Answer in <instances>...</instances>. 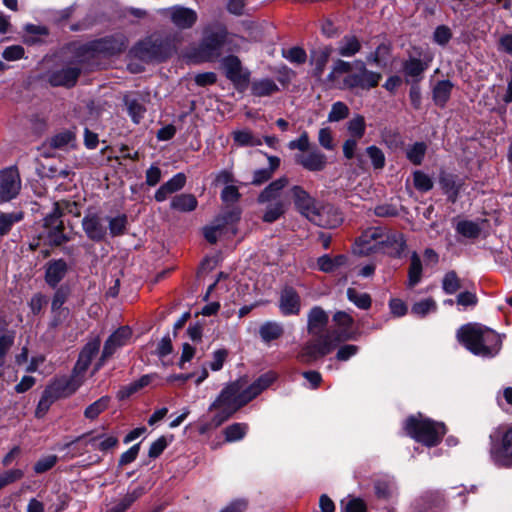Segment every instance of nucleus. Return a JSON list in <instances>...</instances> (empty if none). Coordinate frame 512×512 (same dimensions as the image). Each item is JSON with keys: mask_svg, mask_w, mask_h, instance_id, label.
I'll return each mask as SVG.
<instances>
[{"mask_svg": "<svg viewBox=\"0 0 512 512\" xmlns=\"http://www.w3.org/2000/svg\"><path fill=\"white\" fill-rule=\"evenodd\" d=\"M381 79L380 73L368 70L361 60L351 63L336 59L325 81L330 88L334 89L368 91L378 86Z\"/></svg>", "mask_w": 512, "mask_h": 512, "instance_id": "f257e3e1", "label": "nucleus"}, {"mask_svg": "<svg viewBox=\"0 0 512 512\" xmlns=\"http://www.w3.org/2000/svg\"><path fill=\"white\" fill-rule=\"evenodd\" d=\"M246 44L247 40L244 37L229 33L225 28L207 29L190 57L196 61H214L221 56L223 50L238 51L244 48Z\"/></svg>", "mask_w": 512, "mask_h": 512, "instance_id": "f03ea898", "label": "nucleus"}, {"mask_svg": "<svg viewBox=\"0 0 512 512\" xmlns=\"http://www.w3.org/2000/svg\"><path fill=\"white\" fill-rule=\"evenodd\" d=\"M456 337L467 350L484 358L494 357L501 349L500 335L476 323L461 326L457 330Z\"/></svg>", "mask_w": 512, "mask_h": 512, "instance_id": "7ed1b4c3", "label": "nucleus"}, {"mask_svg": "<svg viewBox=\"0 0 512 512\" xmlns=\"http://www.w3.org/2000/svg\"><path fill=\"white\" fill-rule=\"evenodd\" d=\"M407 434L427 447L437 446L446 434V426L442 422L430 418L411 416L405 422Z\"/></svg>", "mask_w": 512, "mask_h": 512, "instance_id": "20e7f679", "label": "nucleus"}, {"mask_svg": "<svg viewBox=\"0 0 512 512\" xmlns=\"http://www.w3.org/2000/svg\"><path fill=\"white\" fill-rule=\"evenodd\" d=\"M245 384L246 381L239 379L226 385L210 405L209 410L213 411L214 409L223 408L232 413L238 411L251 401V397L247 396L245 392Z\"/></svg>", "mask_w": 512, "mask_h": 512, "instance_id": "39448f33", "label": "nucleus"}, {"mask_svg": "<svg viewBox=\"0 0 512 512\" xmlns=\"http://www.w3.org/2000/svg\"><path fill=\"white\" fill-rule=\"evenodd\" d=\"M490 456L501 467L512 466V428L498 427L490 434Z\"/></svg>", "mask_w": 512, "mask_h": 512, "instance_id": "423d86ee", "label": "nucleus"}, {"mask_svg": "<svg viewBox=\"0 0 512 512\" xmlns=\"http://www.w3.org/2000/svg\"><path fill=\"white\" fill-rule=\"evenodd\" d=\"M241 211L238 208L230 209L215 218L210 226L204 228L205 239L214 244L223 235L237 233L236 224L240 220Z\"/></svg>", "mask_w": 512, "mask_h": 512, "instance_id": "0eeeda50", "label": "nucleus"}, {"mask_svg": "<svg viewBox=\"0 0 512 512\" xmlns=\"http://www.w3.org/2000/svg\"><path fill=\"white\" fill-rule=\"evenodd\" d=\"M173 49L169 39L152 36L137 44L135 54L143 60L163 61L171 55Z\"/></svg>", "mask_w": 512, "mask_h": 512, "instance_id": "6e6552de", "label": "nucleus"}, {"mask_svg": "<svg viewBox=\"0 0 512 512\" xmlns=\"http://www.w3.org/2000/svg\"><path fill=\"white\" fill-rule=\"evenodd\" d=\"M333 335L322 334L317 340L307 342L299 352L298 360L302 363H310L331 353L337 347Z\"/></svg>", "mask_w": 512, "mask_h": 512, "instance_id": "1a4fd4ad", "label": "nucleus"}, {"mask_svg": "<svg viewBox=\"0 0 512 512\" xmlns=\"http://www.w3.org/2000/svg\"><path fill=\"white\" fill-rule=\"evenodd\" d=\"M131 336L132 331L128 326H122L114 331L105 341L101 356L94 366L93 373L99 371L119 348L126 345Z\"/></svg>", "mask_w": 512, "mask_h": 512, "instance_id": "9d476101", "label": "nucleus"}, {"mask_svg": "<svg viewBox=\"0 0 512 512\" xmlns=\"http://www.w3.org/2000/svg\"><path fill=\"white\" fill-rule=\"evenodd\" d=\"M107 219L101 212L88 211L82 219V229L88 239L94 242L105 240Z\"/></svg>", "mask_w": 512, "mask_h": 512, "instance_id": "9b49d317", "label": "nucleus"}, {"mask_svg": "<svg viewBox=\"0 0 512 512\" xmlns=\"http://www.w3.org/2000/svg\"><path fill=\"white\" fill-rule=\"evenodd\" d=\"M21 189V178L16 167L0 171V199L9 201L15 198Z\"/></svg>", "mask_w": 512, "mask_h": 512, "instance_id": "f8f14e48", "label": "nucleus"}, {"mask_svg": "<svg viewBox=\"0 0 512 512\" xmlns=\"http://www.w3.org/2000/svg\"><path fill=\"white\" fill-rule=\"evenodd\" d=\"M163 17L170 19V21L179 29H189L197 21V13L191 8L183 6H172L161 10Z\"/></svg>", "mask_w": 512, "mask_h": 512, "instance_id": "ddd939ff", "label": "nucleus"}, {"mask_svg": "<svg viewBox=\"0 0 512 512\" xmlns=\"http://www.w3.org/2000/svg\"><path fill=\"white\" fill-rule=\"evenodd\" d=\"M333 321L335 322L337 329L328 331L326 334H334L333 340L338 346L341 342L347 340L356 339V334L351 330V327L354 323L353 318L344 311H337L333 315Z\"/></svg>", "mask_w": 512, "mask_h": 512, "instance_id": "4468645a", "label": "nucleus"}, {"mask_svg": "<svg viewBox=\"0 0 512 512\" xmlns=\"http://www.w3.org/2000/svg\"><path fill=\"white\" fill-rule=\"evenodd\" d=\"M342 220L339 210L330 204H318L316 211L309 219L315 225L324 228H335L341 224Z\"/></svg>", "mask_w": 512, "mask_h": 512, "instance_id": "2eb2a0df", "label": "nucleus"}, {"mask_svg": "<svg viewBox=\"0 0 512 512\" xmlns=\"http://www.w3.org/2000/svg\"><path fill=\"white\" fill-rule=\"evenodd\" d=\"M385 233L380 228L367 229L357 240L355 252L361 255L379 252L382 248L379 241Z\"/></svg>", "mask_w": 512, "mask_h": 512, "instance_id": "dca6fc26", "label": "nucleus"}, {"mask_svg": "<svg viewBox=\"0 0 512 512\" xmlns=\"http://www.w3.org/2000/svg\"><path fill=\"white\" fill-rule=\"evenodd\" d=\"M290 192L297 211L309 220L317 209L316 200L298 185L293 186Z\"/></svg>", "mask_w": 512, "mask_h": 512, "instance_id": "f3484780", "label": "nucleus"}, {"mask_svg": "<svg viewBox=\"0 0 512 512\" xmlns=\"http://www.w3.org/2000/svg\"><path fill=\"white\" fill-rule=\"evenodd\" d=\"M100 346L101 339L99 336L91 339L84 345L73 369L75 374L83 375L87 371L92 359L99 353Z\"/></svg>", "mask_w": 512, "mask_h": 512, "instance_id": "a211bd4d", "label": "nucleus"}, {"mask_svg": "<svg viewBox=\"0 0 512 512\" xmlns=\"http://www.w3.org/2000/svg\"><path fill=\"white\" fill-rule=\"evenodd\" d=\"M279 310L284 316L298 315L301 311V297L289 286L284 287L279 296Z\"/></svg>", "mask_w": 512, "mask_h": 512, "instance_id": "6ab92c4d", "label": "nucleus"}, {"mask_svg": "<svg viewBox=\"0 0 512 512\" xmlns=\"http://www.w3.org/2000/svg\"><path fill=\"white\" fill-rule=\"evenodd\" d=\"M147 97L148 95H144L140 92H129L123 98L127 112L135 124L140 123L146 113L145 103Z\"/></svg>", "mask_w": 512, "mask_h": 512, "instance_id": "aec40b11", "label": "nucleus"}, {"mask_svg": "<svg viewBox=\"0 0 512 512\" xmlns=\"http://www.w3.org/2000/svg\"><path fill=\"white\" fill-rule=\"evenodd\" d=\"M295 161L311 172L322 171L327 165L326 155L315 147L307 151L306 154L297 155Z\"/></svg>", "mask_w": 512, "mask_h": 512, "instance_id": "412c9836", "label": "nucleus"}, {"mask_svg": "<svg viewBox=\"0 0 512 512\" xmlns=\"http://www.w3.org/2000/svg\"><path fill=\"white\" fill-rule=\"evenodd\" d=\"M127 47V40L123 35H116L97 40L91 44L93 51L114 55L123 52Z\"/></svg>", "mask_w": 512, "mask_h": 512, "instance_id": "4be33fe9", "label": "nucleus"}, {"mask_svg": "<svg viewBox=\"0 0 512 512\" xmlns=\"http://www.w3.org/2000/svg\"><path fill=\"white\" fill-rule=\"evenodd\" d=\"M80 72L77 66H67L49 73L48 81L52 86L72 87L76 84Z\"/></svg>", "mask_w": 512, "mask_h": 512, "instance_id": "5701e85b", "label": "nucleus"}, {"mask_svg": "<svg viewBox=\"0 0 512 512\" xmlns=\"http://www.w3.org/2000/svg\"><path fill=\"white\" fill-rule=\"evenodd\" d=\"M73 372L70 378H62L55 380L47 389H53L51 394L56 398L68 397L72 395L81 385L82 380Z\"/></svg>", "mask_w": 512, "mask_h": 512, "instance_id": "b1692460", "label": "nucleus"}, {"mask_svg": "<svg viewBox=\"0 0 512 512\" xmlns=\"http://www.w3.org/2000/svg\"><path fill=\"white\" fill-rule=\"evenodd\" d=\"M382 248L379 252L387 253L393 257H400L406 248V240L401 233H388L379 241Z\"/></svg>", "mask_w": 512, "mask_h": 512, "instance_id": "393cba45", "label": "nucleus"}, {"mask_svg": "<svg viewBox=\"0 0 512 512\" xmlns=\"http://www.w3.org/2000/svg\"><path fill=\"white\" fill-rule=\"evenodd\" d=\"M68 265L65 260L49 261L45 266V281L51 287H56L65 277Z\"/></svg>", "mask_w": 512, "mask_h": 512, "instance_id": "a878e982", "label": "nucleus"}, {"mask_svg": "<svg viewBox=\"0 0 512 512\" xmlns=\"http://www.w3.org/2000/svg\"><path fill=\"white\" fill-rule=\"evenodd\" d=\"M289 180L283 176L267 185L258 195L257 201L259 204L274 202L281 198L283 189L288 185Z\"/></svg>", "mask_w": 512, "mask_h": 512, "instance_id": "bb28decb", "label": "nucleus"}, {"mask_svg": "<svg viewBox=\"0 0 512 512\" xmlns=\"http://www.w3.org/2000/svg\"><path fill=\"white\" fill-rule=\"evenodd\" d=\"M307 330L309 334L318 335L328 323V314L320 306H314L308 313Z\"/></svg>", "mask_w": 512, "mask_h": 512, "instance_id": "cd10ccee", "label": "nucleus"}, {"mask_svg": "<svg viewBox=\"0 0 512 512\" xmlns=\"http://www.w3.org/2000/svg\"><path fill=\"white\" fill-rule=\"evenodd\" d=\"M361 42L357 36L347 34L337 43L336 51L342 57H353L361 50Z\"/></svg>", "mask_w": 512, "mask_h": 512, "instance_id": "c85d7f7f", "label": "nucleus"}, {"mask_svg": "<svg viewBox=\"0 0 512 512\" xmlns=\"http://www.w3.org/2000/svg\"><path fill=\"white\" fill-rule=\"evenodd\" d=\"M69 201H58L54 203L52 211L44 218V227H63L62 216L65 211L69 210Z\"/></svg>", "mask_w": 512, "mask_h": 512, "instance_id": "c756f323", "label": "nucleus"}, {"mask_svg": "<svg viewBox=\"0 0 512 512\" xmlns=\"http://www.w3.org/2000/svg\"><path fill=\"white\" fill-rule=\"evenodd\" d=\"M442 499L438 492H428L416 502V512H439Z\"/></svg>", "mask_w": 512, "mask_h": 512, "instance_id": "7c9ffc66", "label": "nucleus"}, {"mask_svg": "<svg viewBox=\"0 0 512 512\" xmlns=\"http://www.w3.org/2000/svg\"><path fill=\"white\" fill-rule=\"evenodd\" d=\"M454 84L450 80L438 81L432 90V99L435 105L443 108L450 99Z\"/></svg>", "mask_w": 512, "mask_h": 512, "instance_id": "2f4dec72", "label": "nucleus"}, {"mask_svg": "<svg viewBox=\"0 0 512 512\" xmlns=\"http://www.w3.org/2000/svg\"><path fill=\"white\" fill-rule=\"evenodd\" d=\"M284 334V327L276 321H266L259 328V335L264 343L281 338Z\"/></svg>", "mask_w": 512, "mask_h": 512, "instance_id": "473e14b6", "label": "nucleus"}, {"mask_svg": "<svg viewBox=\"0 0 512 512\" xmlns=\"http://www.w3.org/2000/svg\"><path fill=\"white\" fill-rule=\"evenodd\" d=\"M268 206L262 216V220L266 223H273L282 217L289 207V202L284 199H278L274 202H268Z\"/></svg>", "mask_w": 512, "mask_h": 512, "instance_id": "72a5a7b5", "label": "nucleus"}, {"mask_svg": "<svg viewBox=\"0 0 512 512\" xmlns=\"http://www.w3.org/2000/svg\"><path fill=\"white\" fill-rule=\"evenodd\" d=\"M274 373H265L261 375L257 380H255L250 386H244L245 392L247 396L251 397L253 400L256 396H258L264 389L269 387L275 380Z\"/></svg>", "mask_w": 512, "mask_h": 512, "instance_id": "f704fd0d", "label": "nucleus"}, {"mask_svg": "<svg viewBox=\"0 0 512 512\" xmlns=\"http://www.w3.org/2000/svg\"><path fill=\"white\" fill-rule=\"evenodd\" d=\"M439 183L448 195L449 200L454 203L458 198L461 183L457 181L454 175L446 173L441 174Z\"/></svg>", "mask_w": 512, "mask_h": 512, "instance_id": "c9c22d12", "label": "nucleus"}, {"mask_svg": "<svg viewBox=\"0 0 512 512\" xmlns=\"http://www.w3.org/2000/svg\"><path fill=\"white\" fill-rule=\"evenodd\" d=\"M279 90L278 85L269 78L255 80L251 84V93L257 97H266Z\"/></svg>", "mask_w": 512, "mask_h": 512, "instance_id": "e433bc0d", "label": "nucleus"}, {"mask_svg": "<svg viewBox=\"0 0 512 512\" xmlns=\"http://www.w3.org/2000/svg\"><path fill=\"white\" fill-rule=\"evenodd\" d=\"M422 262L419 255L413 252L410 257V266L408 269L407 287L413 288L420 283L422 278Z\"/></svg>", "mask_w": 512, "mask_h": 512, "instance_id": "4c0bfd02", "label": "nucleus"}, {"mask_svg": "<svg viewBox=\"0 0 512 512\" xmlns=\"http://www.w3.org/2000/svg\"><path fill=\"white\" fill-rule=\"evenodd\" d=\"M75 139V134L72 131L64 130L53 135L48 140V144L53 149L64 150L68 149L69 147H74Z\"/></svg>", "mask_w": 512, "mask_h": 512, "instance_id": "58836bf2", "label": "nucleus"}, {"mask_svg": "<svg viewBox=\"0 0 512 512\" xmlns=\"http://www.w3.org/2000/svg\"><path fill=\"white\" fill-rule=\"evenodd\" d=\"M347 261V257L344 255H338L334 258L328 254L322 255L317 259V268L325 273H331L338 267L344 265Z\"/></svg>", "mask_w": 512, "mask_h": 512, "instance_id": "ea45409f", "label": "nucleus"}, {"mask_svg": "<svg viewBox=\"0 0 512 512\" xmlns=\"http://www.w3.org/2000/svg\"><path fill=\"white\" fill-rule=\"evenodd\" d=\"M197 199L192 194H180L173 197L170 206L174 210L190 212L197 207Z\"/></svg>", "mask_w": 512, "mask_h": 512, "instance_id": "a19ab883", "label": "nucleus"}, {"mask_svg": "<svg viewBox=\"0 0 512 512\" xmlns=\"http://www.w3.org/2000/svg\"><path fill=\"white\" fill-rule=\"evenodd\" d=\"M331 54V49L329 47H325L323 49H320L318 51L313 52L311 63L314 66V75L317 77H321L326 64L329 60Z\"/></svg>", "mask_w": 512, "mask_h": 512, "instance_id": "79ce46f5", "label": "nucleus"}, {"mask_svg": "<svg viewBox=\"0 0 512 512\" xmlns=\"http://www.w3.org/2000/svg\"><path fill=\"white\" fill-rule=\"evenodd\" d=\"M144 493L142 487H138L128 492L117 504L111 507L107 512H125L138 498Z\"/></svg>", "mask_w": 512, "mask_h": 512, "instance_id": "37998d69", "label": "nucleus"}, {"mask_svg": "<svg viewBox=\"0 0 512 512\" xmlns=\"http://www.w3.org/2000/svg\"><path fill=\"white\" fill-rule=\"evenodd\" d=\"M346 129L350 137L362 138L366 133V121L364 116L355 114L347 121Z\"/></svg>", "mask_w": 512, "mask_h": 512, "instance_id": "c03bdc74", "label": "nucleus"}, {"mask_svg": "<svg viewBox=\"0 0 512 512\" xmlns=\"http://www.w3.org/2000/svg\"><path fill=\"white\" fill-rule=\"evenodd\" d=\"M248 431V425L246 423H233L227 426L224 431V437L226 442H236L242 440Z\"/></svg>", "mask_w": 512, "mask_h": 512, "instance_id": "a18cd8bd", "label": "nucleus"}, {"mask_svg": "<svg viewBox=\"0 0 512 512\" xmlns=\"http://www.w3.org/2000/svg\"><path fill=\"white\" fill-rule=\"evenodd\" d=\"M222 65L225 69L226 76L231 81H237L241 77V62L238 57L230 55L223 59Z\"/></svg>", "mask_w": 512, "mask_h": 512, "instance_id": "49530a36", "label": "nucleus"}, {"mask_svg": "<svg viewBox=\"0 0 512 512\" xmlns=\"http://www.w3.org/2000/svg\"><path fill=\"white\" fill-rule=\"evenodd\" d=\"M110 401L111 398L109 396H102L101 398L90 404L84 410L85 418L89 420L96 419L102 412H104L108 408Z\"/></svg>", "mask_w": 512, "mask_h": 512, "instance_id": "de8ad7c7", "label": "nucleus"}, {"mask_svg": "<svg viewBox=\"0 0 512 512\" xmlns=\"http://www.w3.org/2000/svg\"><path fill=\"white\" fill-rule=\"evenodd\" d=\"M106 219L111 237H117L125 234L128 224V218L125 214H120L115 217Z\"/></svg>", "mask_w": 512, "mask_h": 512, "instance_id": "09e8293b", "label": "nucleus"}, {"mask_svg": "<svg viewBox=\"0 0 512 512\" xmlns=\"http://www.w3.org/2000/svg\"><path fill=\"white\" fill-rule=\"evenodd\" d=\"M350 114L348 105L342 101H336L332 104L328 113L327 120L330 123L340 122L346 119Z\"/></svg>", "mask_w": 512, "mask_h": 512, "instance_id": "8fccbe9b", "label": "nucleus"}, {"mask_svg": "<svg viewBox=\"0 0 512 512\" xmlns=\"http://www.w3.org/2000/svg\"><path fill=\"white\" fill-rule=\"evenodd\" d=\"M427 66L417 58H410L403 65V70L406 76L419 80L422 73L426 70Z\"/></svg>", "mask_w": 512, "mask_h": 512, "instance_id": "3c124183", "label": "nucleus"}, {"mask_svg": "<svg viewBox=\"0 0 512 512\" xmlns=\"http://www.w3.org/2000/svg\"><path fill=\"white\" fill-rule=\"evenodd\" d=\"M15 335L13 330H8L0 335V368L5 364L6 355L14 344Z\"/></svg>", "mask_w": 512, "mask_h": 512, "instance_id": "603ef678", "label": "nucleus"}, {"mask_svg": "<svg viewBox=\"0 0 512 512\" xmlns=\"http://www.w3.org/2000/svg\"><path fill=\"white\" fill-rule=\"evenodd\" d=\"M426 145L423 142H416L406 151L407 159L414 165H420L426 153Z\"/></svg>", "mask_w": 512, "mask_h": 512, "instance_id": "864d4df0", "label": "nucleus"}, {"mask_svg": "<svg viewBox=\"0 0 512 512\" xmlns=\"http://www.w3.org/2000/svg\"><path fill=\"white\" fill-rule=\"evenodd\" d=\"M365 152L375 170L384 168L386 159L383 151L379 147L375 145L368 146Z\"/></svg>", "mask_w": 512, "mask_h": 512, "instance_id": "5fc2aeb1", "label": "nucleus"}, {"mask_svg": "<svg viewBox=\"0 0 512 512\" xmlns=\"http://www.w3.org/2000/svg\"><path fill=\"white\" fill-rule=\"evenodd\" d=\"M456 231L466 238H477L481 232V228L473 221L463 220L458 222Z\"/></svg>", "mask_w": 512, "mask_h": 512, "instance_id": "6e6d98bb", "label": "nucleus"}, {"mask_svg": "<svg viewBox=\"0 0 512 512\" xmlns=\"http://www.w3.org/2000/svg\"><path fill=\"white\" fill-rule=\"evenodd\" d=\"M234 141L240 146H260L262 140L255 137L250 131L242 130L233 133Z\"/></svg>", "mask_w": 512, "mask_h": 512, "instance_id": "4d7b16f0", "label": "nucleus"}, {"mask_svg": "<svg viewBox=\"0 0 512 512\" xmlns=\"http://www.w3.org/2000/svg\"><path fill=\"white\" fill-rule=\"evenodd\" d=\"M461 288L460 279L455 271L447 272L442 280V289L448 294L452 295Z\"/></svg>", "mask_w": 512, "mask_h": 512, "instance_id": "13d9d810", "label": "nucleus"}, {"mask_svg": "<svg viewBox=\"0 0 512 512\" xmlns=\"http://www.w3.org/2000/svg\"><path fill=\"white\" fill-rule=\"evenodd\" d=\"M347 297L360 309H368L371 306V298L369 294L358 292L354 288L347 289Z\"/></svg>", "mask_w": 512, "mask_h": 512, "instance_id": "bf43d9fd", "label": "nucleus"}, {"mask_svg": "<svg viewBox=\"0 0 512 512\" xmlns=\"http://www.w3.org/2000/svg\"><path fill=\"white\" fill-rule=\"evenodd\" d=\"M436 308V302L432 298H426L414 303L411 312L418 317H424L429 312L436 311Z\"/></svg>", "mask_w": 512, "mask_h": 512, "instance_id": "052dcab7", "label": "nucleus"}, {"mask_svg": "<svg viewBox=\"0 0 512 512\" xmlns=\"http://www.w3.org/2000/svg\"><path fill=\"white\" fill-rule=\"evenodd\" d=\"M21 219L22 215L18 213H0V236L6 235Z\"/></svg>", "mask_w": 512, "mask_h": 512, "instance_id": "680f3d73", "label": "nucleus"}, {"mask_svg": "<svg viewBox=\"0 0 512 512\" xmlns=\"http://www.w3.org/2000/svg\"><path fill=\"white\" fill-rule=\"evenodd\" d=\"M53 389H45L36 408L35 415L40 418L45 415V413L49 410L50 406L57 399L51 394Z\"/></svg>", "mask_w": 512, "mask_h": 512, "instance_id": "e2e57ef3", "label": "nucleus"}, {"mask_svg": "<svg viewBox=\"0 0 512 512\" xmlns=\"http://www.w3.org/2000/svg\"><path fill=\"white\" fill-rule=\"evenodd\" d=\"M23 477L24 471L19 468L4 471L2 474H0V490L21 480Z\"/></svg>", "mask_w": 512, "mask_h": 512, "instance_id": "0e129e2a", "label": "nucleus"}, {"mask_svg": "<svg viewBox=\"0 0 512 512\" xmlns=\"http://www.w3.org/2000/svg\"><path fill=\"white\" fill-rule=\"evenodd\" d=\"M102 435H94L92 432L85 433L77 437L74 441H71L65 445V447H71L74 443H81L84 446H89L92 450H98V444Z\"/></svg>", "mask_w": 512, "mask_h": 512, "instance_id": "69168bd1", "label": "nucleus"}, {"mask_svg": "<svg viewBox=\"0 0 512 512\" xmlns=\"http://www.w3.org/2000/svg\"><path fill=\"white\" fill-rule=\"evenodd\" d=\"M47 229V238L51 245L60 246L69 241L68 236L64 233L63 227H50Z\"/></svg>", "mask_w": 512, "mask_h": 512, "instance_id": "338daca9", "label": "nucleus"}, {"mask_svg": "<svg viewBox=\"0 0 512 512\" xmlns=\"http://www.w3.org/2000/svg\"><path fill=\"white\" fill-rule=\"evenodd\" d=\"M413 180L415 188L419 191L427 192L433 187L431 178L421 171L414 172Z\"/></svg>", "mask_w": 512, "mask_h": 512, "instance_id": "774afa93", "label": "nucleus"}]
</instances>
